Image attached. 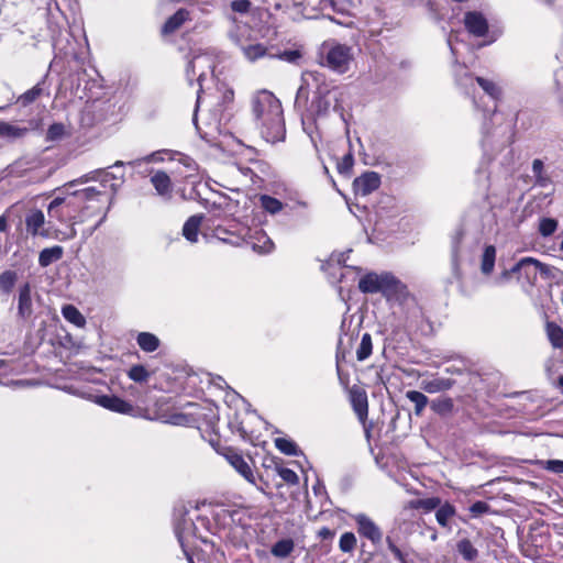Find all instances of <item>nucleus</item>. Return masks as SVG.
Listing matches in <instances>:
<instances>
[{"instance_id":"obj_13","label":"nucleus","mask_w":563,"mask_h":563,"mask_svg":"<svg viewBox=\"0 0 563 563\" xmlns=\"http://www.w3.org/2000/svg\"><path fill=\"white\" fill-rule=\"evenodd\" d=\"M350 401L358 420L364 423L368 416L367 394L364 389L353 386L350 389Z\"/></svg>"},{"instance_id":"obj_31","label":"nucleus","mask_w":563,"mask_h":563,"mask_svg":"<svg viewBox=\"0 0 563 563\" xmlns=\"http://www.w3.org/2000/svg\"><path fill=\"white\" fill-rule=\"evenodd\" d=\"M358 288L365 294L379 292V280L377 274H367L358 282Z\"/></svg>"},{"instance_id":"obj_33","label":"nucleus","mask_w":563,"mask_h":563,"mask_svg":"<svg viewBox=\"0 0 563 563\" xmlns=\"http://www.w3.org/2000/svg\"><path fill=\"white\" fill-rule=\"evenodd\" d=\"M260 205L266 212L271 214H277L284 208L282 201L268 195L260 196Z\"/></svg>"},{"instance_id":"obj_43","label":"nucleus","mask_w":563,"mask_h":563,"mask_svg":"<svg viewBox=\"0 0 563 563\" xmlns=\"http://www.w3.org/2000/svg\"><path fill=\"white\" fill-rule=\"evenodd\" d=\"M323 9H331L336 13H345L349 10V0H320Z\"/></svg>"},{"instance_id":"obj_62","label":"nucleus","mask_w":563,"mask_h":563,"mask_svg":"<svg viewBox=\"0 0 563 563\" xmlns=\"http://www.w3.org/2000/svg\"><path fill=\"white\" fill-rule=\"evenodd\" d=\"M445 372L449 374H462L463 371L456 366H449L445 368Z\"/></svg>"},{"instance_id":"obj_26","label":"nucleus","mask_w":563,"mask_h":563,"mask_svg":"<svg viewBox=\"0 0 563 563\" xmlns=\"http://www.w3.org/2000/svg\"><path fill=\"white\" fill-rule=\"evenodd\" d=\"M378 280L379 292L384 294L397 292L399 288L402 286L400 280H398L394 275L388 273L378 275Z\"/></svg>"},{"instance_id":"obj_50","label":"nucleus","mask_w":563,"mask_h":563,"mask_svg":"<svg viewBox=\"0 0 563 563\" xmlns=\"http://www.w3.org/2000/svg\"><path fill=\"white\" fill-rule=\"evenodd\" d=\"M489 511V505L486 501H475L470 507V512L473 515V517H478L481 515H484Z\"/></svg>"},{"instance_id":"obj_46","label":"nucleus","mask_w":563,"mask_h":563,"mask_svg":"<svg viewBox=\"0 0 563 563\" xmlns=\"http://www.w3.org/2000/svg\"><path fill=\"white\" fill-rule=\"evenodd\" d=\"M65 134V126L63 123H53L49 125L47 132H46V141H58L60 140Z\"/></svg>"},{"instance_id":"obj_6","label":"nucleus","mask_w":563,"mask_h":563,"mask_svg":"<svg viewBox=\"0 0 563 563\" xmlns=\"http://www.w3.org/2000/svg\"><path fill=\"white\" fill-rule=\"evenodd\" d=\"M188 508L180 504L174 508L173 514L175 534L186 555H189L187 547L190 545L191 539L196 537L197 530L194 521L188 518Z\"/></svg>"},{"instance_id":"obj_25","label":"nucleus","mask_w":563,"mask_h":563,"mask_svg":"<svg viewBox=\"0 0 563 563\" xmlns=\"http://www.w3.org/2000/svg\"><path fill=\"white\" fill-rule=\"evenodd\" d=\"M63 256V247L62 246H53L44 249L40 252L38 255V264L42 267H47L52 263L60 260Z\"/></svg>"},{"instance_id":"obj_52","label":"nucleus","mask_w":563,"mask_h":563,"mask_svg":"<svg viewBox=\"0 0 563 563\" xmlns=\"http://www.w3.org/2000/svg\"><path fill=\"white\" fill-rule=\"evenodd\" d=\"M275 57L288 63H296L301 57V54L298 51H285L280 54H275Z\"/></svg>"},{"instance_id":"obj_60","label":"nucleus","mask_w":563,"mask_h":563,"mask_svg":"<svg viewBox=\"0 0 563 563\" xmlns=\"http://www.w3.org/2000/svg\"><path fill=\"white\" fill-rule=\"evenodd\" d=\"M7 213H3L2 216H0V232H5L8 231V217H7Z\"/></svg>"},{"instance_id":"obj_35","label":"nucleus","mask_w":563,"mask_h":563,"mask_svg":"<svg viewBox=\"0 0 563 563\" xmlns=\"http://www.w3.org/2000/svg\"><path fill=\"white\" fill-rule=\"evenodd\" d=\"M373 350L372 336L369 333H364L361 339V343L356 350V357L360 362L365 361L369 357Z\"/></svg>"},{"instance_id":"obj_48","label":"nucleus","mask_w":563,"mask_h":563,"mask_svg":"<svg viewBox=\"0 0 563 563\" xmlns=\"http://www.w3.org/2000/svg\"><path fill=\"white\" fill-rule=\"evenodd\" d=\"M542 467L554 474H563V461L562 460H548L543 461Z\"/></svg>"},{"instance_id":"obj_39","label":"nucleus","mask_w":563,"mask_h":563,"mask_svg":"<svg viewBox=\"0 0 563 563\" xmlns=\"http://www.w3.org/2000/svg\"><path fill=\"white\" fill-rule=\"evenodd\" d=\"M43 92L42 84L38 82L18 98V102L26 107L33 103Z\"/></svg>"},{"instance_id":"obj_12","label":"nucleus","mask_w":563,"mask_h":563,"mask_svg":"<svg viewBox=\"0 0 563 563\" xmlns=\"http://www.w3.org/2000/svg\"><path fill=\"white\" fill-rule=\"evenodd\" d=\"M33 314L32 287L24 283L18 291V318L29 320Z\"/></svg>"},{"instance_id":"obj_49","label":"nucleus","mask_w":563,"mask_h":563,"mask_svg":"<svg viewBox=\"0 0 563 563\" xmlns=\"http://www.w3.org/2000/svg\"><path fill=\"white\" fill-rule=\"evenodd\" d=\"M278 475L284 482L290 485H296L299 482L298 475L290 468L282 467L278 470Z\"/></svg>"},{"instance_id":"obj_41","label":"nucleus","mask_w":563,"mask_h":563,"mask_svg":"<svg viewBox=\"0 0 563 563\" xmlns=\"http://www.w3.org/2000/svg\"><path fill=\"white\" fill-rule=\"evenodd\" d=\"M454 507L450 504H444L435 512L438 523L442 527H446L449 520L454 516Z\"/></svg>"},{"instance_id":"obj_28","label":"nucleus","mask_w":563,"mask_h":563,"mask_svg":"<svg viewBox=\"0 0 563 563\" xmlns=\"http://www.w3.org/2000/svg\"><path fill=\"white\" fill-rule=\"evenodd\" d=\"M295 549V542L291 539H282L271 549V553L278 559H285L290 555Z\"/></svg>"},{"instance_id":"obj_38","label":"nucleus","mask_w":563,"mask_h":563,"mask_svg":"<svg viewBox=\"0 0 563 563\" xmlns=\"http://www.w3.org/2000/svg\"><path fill=\"white\" fill-rule=\"evenodd\" d=\"M275 446L284 454L290 455V456H297L299 455V450L297 444L286 438H276L275 439Z\"/></svg>"},{"instance_id":"obj_55","label":"nucleus","mask_w":563,"mask_h":563,"mask_svg":"<svg viewBox=\"0 0 563 563\" xmlns=\"http://www.w3.org/2000/svg\"><path fill=\"white\" fill-rule=\"evenodd\" d=\"M386 542H387L388 549L394 554V556L397 560L402 562L404 561V554L400 551V549L393 542V540L389 537H387Z\"/></svg>"},{"instance_id":"obj_32","label":"nucleus","mask_w":563,"mask_h":563,"mask_svg":"<svg viewBox=\"0 0 563 563\" xmlns=\"http://www.w3.org/2000/svg\"><path fill=\"white\" fill-rule=\"evenodd\" d=\"M63 317L70 323L77 327H84L86 320L81 312L73 305H66L62 309Z\"/></svg>"},{"instance_id":"obj_47","label":"nucleus","mask_w":563,"mask_h":563,"mask_svg":"<svg viewBox=\"0 0 563 563\" xmlns=\"http://www.w3.org/2000/svg\"><path fill=\"white\" fill-rule=\"evenodd\" d=\"M556 227H558V222L554 219L543 218L540 221L539 231H540L541 235L549 236L555 232Z\"/></svg>"},{"instance_id":"obj_59","label":"nucleus","mask_w":563,"mask_h":563,"mask_svg":"<svg viewBox=\"0 0 563 563\" xmlns=\"http://www.w3.org/2000/svg\"><path fill=\"white\" fill-rule=\"evenodd\" d=\"M333 536H334V532L327 527H323L319 530V537H321L324 540L331 539V538H333Z\"/></svg>"},{"instance_id":"obj_34","label":"nucleus","mask_w":563,"mask_h":563,"mask_svg":"<svg viewBox=\"0 0 563 563\" xmlns=\"http://www.w3.org/2000/svg\"><path fill=\"white\" fill-rule=\"evenodd\" d=\"M18 280V274L14 271H4L0 274V291L10 294Z\"/></svg>"},{"instance_id":"obj_36","label":"nucleus","mask_w":563,"mask_h":563,"mask_svg":"<svg viewBox=\"0 0 563 563\" xmlns=\"http://www.w3.org/2000/svg\"><path fill=\"white\" fill-rule=\"evenodd\" d=\"M496 257V250L493 245H488L485 247L483 256H482V272L484 274H490L494 269Z\"/></svg>"},{"instance_id":"obj_1","label":"nucleus","mask_w":563,"mask_h":563,"mask_svg":"<svg viewBox=\"0 0 563 563\" xmlns=\"http://www.w3.org/2000/svg\"><path fill=\"white\" fill-rule=\"evenodd\" d=\"M252 112L265 141L276 143L285 137L280 101L268 90L257 91L252 98Z\"/></svg>"},{"instance_id":"obj_61","label":"nucleus","mask_w":563,"mask_h":563,"mask_svg":"<svg viewBox=\"0 0 563 563\" xmlns=\"http://www.w3.org/2000/svg\"><path fill=\"white\" fill-rule=\"evenodd\" d=\"M312 490L316 495L325 494L324 486L319 482L316 485H313Z\"/></svg>"},{"instance_id":"obj_7","label":"nucleus","mask_w":563,"mask_h":563,"mask_svg":"<svg viewBox=\"0 0 563 563\" xmlns=\"http://www.w3.org/2000/svg\"><path fill=\"white\" fill-rule=\"evenodd\" d=\"M346 92L340 88H333L321 93L314 101L316 114L318 117H324L332 110L341 118L344 115L343 101Z\"/></svg>"},{"instance_id":"obj_53","label":"nucleus","mask_w":563,"mask_h":563,"mask_svg":"<svg viewBox=\"0 0 563 563\" xmlns=\"http://www.w3.org/2000/svg\"><path fill=\"white\" fill-rule=\"evenodd\" d=\"M168 422L174 426H187L190 422V418L184 413H174L169 416Z\"/></svg>"},{"instance_id":"obj_9","label":"nucleus","mask_w":563,"mask_h":563,"mask_svg":"<svg viewBox=\"0 0 563 563\" xmlns=\"http://www.w3.org/2000/svg\"><path fill=\"white\" fill-rule=\"evenodd\" d=\"M357 525V532L368 539L373 544H379L383 540V532L379 527L366 515L357 514L353 516Z\"/></svg>"},{"instance_id":"obj_14","label":"nucleus","mask_w":563,"mask_h":563,"mask_svg":"<svg viewBox=\"0 0 563 563\" xmlns=\"http://www.w3.org/2000/svg\"><path fill=\"white\" fill-rule=\"evenodd\" d=\"M464 25L471 34L477 37L484 36L488 31V22L486 18L477 11H470L465 13Z\"/></svg>"},{"instance_id":"obj_42","label":"nucleus","mask_w":563,"mask_h":563,"mask_svg":"<svg viewBox=\"0 0 563 563\" xmlns=\"http://www.w3.org/2000/svg\"><path fill=\"white\" fill-rule=\"evenodd\" d=\"M431 408L438 415H448L453 409V400L449 397L433 400L431 402Z\"/></svg>"},{"instance_id":"obj_56","label":"nucleus","mask_w":563,"mask_h":563,"mask_svg":"<svg viewBox=\"0 0 563 563\" xmlns=\"http://www.w3.org/2000/svg\"><path fill=\"white\" fill-rule=\"evenodd\" d=\"M532 172L536 178H540L543 174V162L541 159H534L532 163Z\"/></svg>"},{"instance_id":"obj_4","label":"nucleus","mask_w":563,"mask_h":563,"mask_svg":"<svg viewBox=\"0 0 563 563\" xmlns=\"http://www.w3.org/2000/svg\"><path fill=\"white\" fill-rule=\"evenodd\" d=\"M124 163L122 161H117L110 168L113 170L110 172L108 168H99L96 170H92L86 175H84L79 181L80 183H87V181H99L100 185L106 188L109 186L111 189V196L109 198V203L104 209L103 216L99 220V222L95 225L93 230H96L107 218V213L110 210L114 197L124 183V170H123Z\"/></svg>"},{"instance_id":"obj_20","label":"nucleus","mask_w":563,"mask_h":563,"mask_svg":"<svg viewBox=\"0 0 563 563\" xmlns=\"http://www.w3.org/2000/svg\"><path fill=\"white\" fill-rule=\"evenodd\" d=\"M454 384L455 382L451 378L434 377L430 380H422L421 388L429 394H435L451 389Z\"/></svg>"},{"instance_id":"obj_40","label":"nucleus","mask_w":563,"mask_h":563,"mask_svg":"<svg viewBox=\"0 0 563 563\" xmlns=\"http://www.w3.org/2000/svg\"><path fill=\"white\" fill-rule=\"evenodd\" d=\"M476 81L489 97H492L494 100L499 99L501 91L494 81L483 77H476Z\"/></svg>"},{"instance_id":"obj_30","label":"nucleus","mask_w":563,"mask_h":563,"mask_svg":"<svg viewBox=\"0 0 563 563\" xmlns=\"http://www.w3.org/2000/svg\"><path fill=\"white\" fill-rule=\"evenodd\" d=\"M406 398L415 405V415L416 416H421L422 411L429 404L428 397L418 390H408L406 393Z\"/></svg>"},{"instance_id":"obj_11","label":"nucleus","mask_w":563,"mask_h":563,"mask_svg":"<svg viewBox=\"0 0 563 563\" xmlns=\"http://www.w3.org/2000/svg\"><path fill=\"white\" fill-rule=\"evenodd\" d=\"M95 402L110 411L118 413L133 416L135 411L134 407L130 402L114 395L96 396Z\"/></svg>"},{"instance_id":"obj_15","label":"nucleus","mask_w":563,"mask_h":563,"mask_svg":"<svg viewBox=\"0 0 563 563\" xmlns=\"http://www.w3.org/2000/svg\"><path fill=\"white\" fill-rule=\"evenodd\" d=\"M236 44L240 47L244 58L249 62H256L263 57H275V54H273L271 49L262 43H246L239 41Z\"/></svg>"},{"instance_id":"obj_51","label":"nucleus","mask_w":563,"mask_h":563,"mask_svg":"<svg viewBox=\"0 0 563 563\" xmlns=\"http://www.w3.org/2000/svg\"><path fill=\"white\" fill-rule=\"evenodd\" d=\"M251 5H252V3L249 0H234L231 3V9L234 12L246 13L250 11Z\"/></svg>"},{"instance_id":"obj_24","label":"nucleus","mask_w":563,"mask_h":563,"mask_svg":"<svg viewBox=\"0 0 563 563\" xmlns=\"http://www.w3.org/2000/svg\"><path fill=\"white\" fill-rule=\"evenodd\" d=\"M140 349L146 353L156 351L159 346V339L151 332H140L136 336Z\"/></svg>"},{"instance_id":"obj_54","label":"nucleus","mask_w":563,"mask_h":563,"mask_svg":"<svg viewBox=\"0 0 563 563\" xmlns=\"http://www.w3.org/2000/svg\"><path fill=\"white\" fill-rule=\"evenodd\" d=\"M463 233L461 231H457L454 236L452 238V255L453 261L455 262L457 258V252H459V245L462 240Z\"/></svg>"},{"instance_id":"obj_16","label":"nucleus","mask_w":563,"mask_h":563,"mask_svg":"<svg viewBox=\"0 0 563 563\" xmlns=\"http://www.w3.org/2000/svg\"><path fill=\"white\" fill-rule=\"evenodd\" d=\"M227 460L230 463V465L241 475L243 476L249 483L255 484L256 477L255 474L250 466V464L245 461V459L239 454V453H231L227 455Z\"/></svg>"},{"instance_id":"obj_27","label":"nucleus","mask_w":563,"mask_h":563,"mask_svg":"<svg viewBox=\"0 0 563 563\" xmlns=\"http://www.w3.org/2000/svg\"><path fill=\"white\" fill-rule=\"evenodd\" d=\"M456 551L465 561H474L478 556V550L470 539H461L456 543Z\"/></svg>"},{"instance_id":"obj_5","label":"nucleus","mask_w":563,"mask_h":563,"mask_svg":"<svg viewBox=\"0 0 563 563\" xmlns=\"http://www.w3.org/2000/svg\"><path fill=\"white\" fill-rule=\"evenodd\" d=\"M539 273L548 275V266L533 257H523L510 269L504 271L500 275V279L507 280L512 275H516L518 280H523L528 285H533Z\"/></svg>"},{"instance_id":"obj_63","label":"nucleus","mask_w":563,"mask_h":563,"mask_svg":"<svg viewBox=\"0 0 563 563\" xmlns=\"http://www.w3.org/2000/svg\"><path fill=\"white\" fill-rule=\"evenodd\" d=\"M537 180V184H539L540 186L544 187L547 186L548 181H549V178L543 176V174H541V177L540 178H536Z\"/></svg>"},{"instance_id":"obj_10","label":"nucleus","mask_w":563,"mask_h":563,"mask_svg":"<svg viewBox=\"0 0 563 563\" xmlns=\"http://www.w3.org/2000/svg\"><path fill=\"white\" fill-rule=\"evenodd\" d=\"M380 186V176L375 172H366L356 177L353 181L355 195L365 197Z\"/></svg>"},{"instance_id":"obj_8","label":"nucleus","mask_w":563,"mask_h":563,"mask_svg":"<svg viewBox=\"0 0 563 563\" xmlns=\"http://www.w3.org/2000/svg\"><path fill=\"white\" fill-rule=\"evenodd\" d=\"M212 73V60L207 55H197L195 56L187 65L186 68V75L187 79L189 81V85H192L194 76L197 75V81L200 86L198 90V97L196 102V109L199 107L200 102V92L202 91V81L205 80L207 73ZM197 110H195V113ZM196 119V115L194 117V120Z\"/></svg>"},{"instance_id":"obj_19","label":"nucleus","mask_w":563,"mask_h":563,"mask_svg":"<svg viewBox=\"0 0 563 563\" xmlns=\"http://www.w3.org/2000/svg\"><path fill=\"white\" fill-rule=\"evenodd\" d=\"M249 243L252 245V249L258 253H269L274 249L273 241L263 230H256L250 236Z\"/></svg>"},{"instance_id":"obj_64","label":"nucleus","mask_w":563,"mask_h":563,"mask_svg":"<svg viewBox=\"0 0 563 563\" xmlns=\"http://www.w3.org/2000/svg\"><path fill=\"white\" fill-rule=\"evenodd\" d=\"M76 234H77V232H76L75 228H74V227H71V228L69 229V232L67 233L66 238H67V239H73V238H75V236H76Z\"/></svg>"},{"instance_id":"obj_23","label":"nucleus","mask_w":563,"mask_h":563,"mask_svg":"<svg viewBox=\"0 0 563 563\" xmlns=\"http://www.w3.org/2000/svg\"><path fill=\"white\" fill-rule=\"evenodd\" d=\"M189 18V12L185 9H179L174 15L168 18L162 27L163 34H172L177 31Z\"/></svg>"},{"instance_id":"obj_29","label":"nucleus","mask_w":563,"mask_h":563,"mask_svg":"<svg viewBox=\"0 0 563 563\" xmlns=\"http://www.w3.org/2000/svg\"><path fill=\"white\" fill-rule=\"evenodd\" d=\"M547 335L549 341L551 342L554 349L563 347V329L554 322H548L547 327Z\"/></svg>"},{"instance_id":"obj_44","label":"nucleus","mask_w":563,"mask_h":563,"mask_svg":"<svg viewBox=\"0 0 563 563\" xmlns=\"http://www.w3.org/2000/svg\"><path fill=\"white\" fill-rule=\"evenodd\" d=\"M354 165V157L352 152L345 154L336 164V169L342 175H349Z\"/></svg>"},{"instance_id":"obj_22","label":"nucleus","mask_w":563,"mask_h":563,"mask_svg":"<svg viewBox=\"0 0 563 563\" xmlns=\"http://www.w3.org/2000/svg\"><path fill=\"white\" fill-rule=\"evenodd\" d=\"M203 220V216L201 214H195L191 216L184 224L183 227V235L186 240H188L191 243H195L198 241V233L200 229V224Z\"/></svg>"},{"instance_id":"obj_17","label":"nucleus","mask_w":563,"mask_h":563,"mask_svg":"<svg viewBox=\"0 0 563 563\" xmlns=\"http://www.w3.org/2000/svg\"><path fill=\"white\" fill-rule=\"evenodd\" d=\"M44 223L45 217L41 210H31L25 217L26 231L33 236H48V232L46 230H41Z\"/></svg>"},{"instance_id":"obj_3","label":"nucleus","mask_w":563,"mask_h":563,"mask_svg":"<svg viewBox=\"0 0 563 563\" xmlns=\"http://www.w3.org/2000/svg\"><path fill=\"white\" fill-rule=\"evenodd\" d=\"M354 62L353 47L335 40L323 42L318 51V63L331 71L346 74Z\"/></svg>"},{"instance_id":"obj_45","label":"nucleus","mask_w":563,"mask_h":563,"mask_svg":"<svg viewBox=\"0 0 563 563\" xmlns=\"http://www.w3.org/2000/svg\"><path fill=\"white\" fill-rule=\"evenodd\" d=\"M356 545V538L352 532H345L341 536L339 548L342 552H351Z\"/></svg>"},{"instance_id":"obj_58","label":"nucleus","mask_w":563,"mask_h":563,"mask_svg":"<svg viewBox=\"0 0 563 563\" xmlns=\"http://www.w3.org/2000/svg\"><path fill=\"white\" fill-rule=\"evenodd\" d=\"M421 504L424 506L426 509L428 510H432L434 508H437L440 504V499L438 498H428L423 501H421Z\"/></svg>"},{"instance_id":"obj_37","label":"nucleus","mask_w":563,"mask_h":563,"mask_svg":"<svg viewBox=\"0 0 563 563\" xmlns=\"http://www.w3.org/2000/svg\"><path fill=\"white\" fill-rule=\"evenodd\" d=\"M126 374L135 383H146L151 377V373L141 364L131 366Z\"/></svg>"},{"instance_id":"obj_21","label":"nucleus","mask_w":563,"mask_h":563,"mask_svg":"<svg viewBox=\"0 0 563 563\" xmlns=\"http://www.w3.org/2000/svg\"><path fill=\"white\" fill-rule=\"evenodd\" d=\"M29 129L25 126H19L5 121H0V139L8 141H14L24 137Z\"/></svg>"},{"instance_id":"obj_18","label":"nucleus","mask_w":563,"mask_h":563,"mask_svg":"<svg viewBox=\"0 0 563 563\" xmlns=\"http://www.w3.org/2000/svg\"><path fill=\"white\" fill-rule=\"evenodd\" d=\"M151 184L155 188L157 195L163 198L169 199L172 197L173 185L169 176L162 170L154 173L151 176Z\"/></svg>"},{"instance_id":"obj_2","label":"nucleus","mask_w":563,"mask_h":563,"mask_svg":"<svg viewBox=\"0 0 563 563\" xmlns=\"http://www.w3.org/2000/svg\"><path fill=\"white\" fill-rule=\"evenodd\" d=\"M103 194L96 187H87L80 190L66 192L64 196H56L48 205L47 213L51 219L59 222H69L79 217L82 222L87 217L85 211L90 208V202H100Z\"/></svg>"},{"instance_id":"obj_57","label":"nucleus","mask_w":563,"mask_h":563,"mask_svg":"<svg viewBox=\"0 0 563 563\" xmlns=\"http://www.w3.org/2000/svg\"><path fill=\"white\" fill-rule=\"evenodd\" d=\"M165 151H157L144 158L145 162H161L164 159Z\"/></svg>"}]
</instances>
